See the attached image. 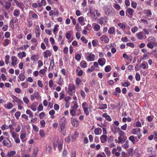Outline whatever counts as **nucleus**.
<instances>
[{"label": "nucleus", "mask_w": 157, "mask_h": 157, "mask_svg": "<svg viewBox=\"0 0 157 157\" xmlns=\"http://www.w3.org/2000/svg\"><path fill=\"white\" fill-rule=\"evenodd\" d=\"M68 93L71 95H72L75 91V86L72 84H69L68 88Z\"/></svg>", "instance_id": "1"}, {"label": "nucleus", "mask_w": 157, "mask_h": 157, "mask_svg": "<svg viewBox=\"0 0 157 157\" xmlns=\"http://www.w3.org/2000/svg\"><path fill=\"white\" fill-rule=\"evenodd\" d=\"M136 36L137 38L140 40H141L147 38V37L145 35H144L143 32L141 31L137 33L136 34Z\"/></svg>", "instance_id": "2"}, {"label": "nucleus", "mask_w": 157, "mask_h": 157, "mask_svg": "<svg viewBox=\"0 0 157 157\" xmlns=\"http://www.w3.org/2000/svg\"><path fill=\"white\" fill-rule=\"evenodd\" d=\"M3 144L4 146H6L10 148L12 146V144L10 141L7 138L5 139L3 141Z\"/></svg>", "instance_id": "3"}, {"label": "nucleus", "mask_w": 157, "mask_h": 157, "mask_svg": "<svg viewBox=\"0 0 157 157\" xmlns=\"http://www.w3.org/2000/svg\"><path fill=\"white\" fill-rule=\"evenodd\" d=\"M29 16L33 19H38V16L37 14L33 11H29Z\"/></svg>", "instance_id": "4"}, {"label": "nucleus", "mask_w": 157, "mask_h": 157, "mask_svg": "<svg viewBox=\"0 0 157 157\" xmlns=\"http://www.w3.org/2000/svg\"><path fill=\"white\" fill-rule=\"evenodd\" d=\"M82 106L84 112L86 115L89 114V112L88 110V105L86 103L83 102L82 104Z\"/></svg>", "instance_id": "5"}, {"label": "nucleus", "mask_w": 157, "mask_h": 157, "mask_svg": "<svg viewBox=\"0 0 157 157\" xmlns=\"http://www.w3.org/2000/svg\"><path fill=\"white\" fill-rule=\"evenodd\" d=\"M65 119L63 117L61 119L59 125L61 131H62L64 128L65 125Z\"/></svg>", "instance_id": "6"}, {"label": "nucleus", "mask_w": 157, "mask_h": 157, "mask_svg": "<svg viewBox=\"0 0 157 157\" xmlns=\"http://www.w3.org/2000/svg\"><path fill=\"white\" fill-rule=\"evenodd\" d=\"M12 98L13 99L12 101L13 102H16L17 104L20 103H22V101L20 99L18 98L14 95H13L12 96Z\"/></svg>", "instance_id": "7"}, {"label": "nucleus", "mask_w": 157, "mask_h": 157, "mask_svg": "<svg viewBox=\"0 0 157 157\" xmlns=\"http://www.w3.org/2000/svg\"><path fill=\"white\" fill-rule=\"evenodd\" d=\"M71 121L72 125L74 127H76L78 124V121L75 118L72 117L71 118Z\"/></svg>", "instance_id": "8"}, {"label": "nucleus", "mask_w": 157, "mask_h": 157, "mask_svg": "<svg viewBox=\"0 0 157 157\" xmlns=\"http://www.w3.org/2000/svg\"><path fill=\"white\" fill-rule=\"evenodd\" d=\"M36 36L38 38L40 36V30L39 26H37L35 29Z\"/></svg>", "instance_id": "9"}, {"label": "nucleus", "mask_w": 157, "mask_h": 157, "mask_svg": "<svg viewBox=\"0 0 157 157\" xmlns=\"http://www.w3.org/2000/svg\"><path fill=\"white\" fill-rule=\"evenodd\" d=\"M132 133L133 134L137 135L140 133V128H136L132 129L131 131Z\"/></svg>", "instance_id": "10"}, {"label": "nucleus", "mask_w": 157, "mask_h": 157, "mask_svg": "<svg viewBox=\"0 0 157 157\" xmlns=\"http://www.w3.org/2000/svg\"><path fill=\"white\" fill-rule=\"evenodd\" d=\"M100 139L101 142L102 143H104L107 141V137L106 135H103L100 136Z\"/></svg>", "instance_id": "11"}, {"label": "nucleus", "mask_w": 157, "mask_h": 157, "mask_svg": "<svg viewBox=\"0 0 157 157\" xmlns=\"http://www.w3.org/2000/svg\"><path fill=\"white\" fill-rule=\"evenodd\" d=\"M12 62L11 64L13 66H14L17 64V58L16 57L13 56L11 57Z\"/></svg>", "instance_id": "12"}, {"label": "nucleus", "mask_w": 157, "mask_h": 157, "mask_svg": "<svg viewBox=\"0 0 157 157\" xmlns=\"http://www.w3.org/2000/svg\"><path fill=\"white\" fill-rule=\"evenodd\" d=\"M100 39L101 41H104L105 43H107L109 41V39L108 37L106 36L103 35L100 37Z\"/></svg>", "instance_id": "13"}, {"label": "nucleus", "mask_w": 157, "mask_h": 157, "mask_svg": "<svg viewBox=\"0 0 157 157\" xmlns=\"http://www.w3.org/2000/svg\"><path fill=\"white\" fill-rule=\"evenodd\" d=\"M52 53L49 50L45 51L43 53L44 56L45 58H47L48 56L50 57L51 56Z\"/></svg>", "instance_id": "14"}, {"label": "nucleus", "mask_w": 157, "mask_h": 157, "mask_svg": "<svg viewBox=\"0 0 157 157\" xmlns=\"http://www.w3.org/2000/svg\"><path fill=\"white\" fill-rule=\"evenodd\" d=\"M98 62L100 66H103L105 63V59L104 58H99Z\"/></svg>", "instance_id": "15"}, {"label": "nucleus", "mask_w": 157, "mask_h": 157, "mask_svg": "<svg viewBox=\"0 0 157 157\" xmlns=\"http://www.w3.org/2000/svg\"><path fill=\"white\" fill-rule=\"evenodd\" d=\"M134 12V10L131 8H127L126 10V14L127 15L128 13L130 15L132 16Z\"/></svg>", "instance_id": "16"}, {"label": "nucleus", "mask_w": 157, "mask_h": 157, "mask_svg": "<svg viewBox=\"0 0 157 157\" xmlns=\"http://www.w3.org/2000/svg\"><path fill=\"white\" fill-rule=\"evenodd\" d=\"M95 55L94 54H90L87 57V60L88 61H93L94 60Z\"/></svg>", "instance_id": "17"}, {"label": "nucleus", "mask_w": 157, "mask_h": 157, "mask_svg": "<svg viewBox=\"0 0 157 157\" xmlns=\"http://www.w3.org/2000/svg\"><path fill=\"white\" fill-rule=\"evenodd\" d=\"M102 131L100 128H96L94 130V133L96 135H100Z\"/></svg>", "instance_id": "18"}, {"label": "nucleus", "mask_w": 157, "mask_h": 157, "mask_svg": "<svg viewBox=\"0 0 157 157\" xmlns=\"http://www.w3.org/2000/svg\"><path fill=\"white\" fill-rule=\"evenodd\" d=\"M104 10L105 13L107 15L110 14L111 10L108 6H105L104 7Z\"/></svg>", "instance_id": "19"}, {"label": "nucleus", "mask_w": 157, "mask_h": 157, "mask_svg": "<svg viewBox=\"0 0 157 157\" xmlns=\"http://www.w3.org/2000/svg\"><path fill=\"white\" fill-rule=\"evenodd\" d=\"M99 107L98 109H106L107 107L106 104H102L99 103L98 104Z\"/></svg>", "instance_id": "20"}, {"label": "nucleus", "mask_w": 157, "mask_h": 157, "mask_svg": "<svg viewBox=\"0 0 157 157\" xmlns=\"http://www.w3.org/2000/svg\"><path fill=\"white\" fill-rule=\"evenodd\" d=\"M103 117H105V119L108 121H112V119L110 117L107 115L106 113H104L102 115Z\"/></svg>", "instance_id": "21"}, {"label": "nucleus", "mask_w": 157, "mask_h": 157, "mask_svg": "<svg viewBox=\"0 0 157 157\" xmlns=\"http://www.w3.org/2000/svg\"><path fill=\"white\" fill-rule=\"evenodd\" d=\"M16 152L15 151H8L7 153V157H12L15 155Z\"/></svg>", "instance_id": "22"}, {"label": "nucleus", "mask_w": 157, "mask_h": 157, "mask_svg": "<svg viewBox=\"0 0 157 157\" xmlns=\"http://www.w3.org/2000/svg\"><path fill=\"white\" fill-rule=\"evenodd\" d=\"M74 140L72 137V135H69L66 138H65V140L66 142L69 143L72 140Z\"/></svg>", "instance_id": "23"}, {"label": "nucleus", "mask_w": 157, "mask_h": 157, "mask_svg": "<svg viewBox=\"0 0 157 157\" xmlns=\"http://www.w3.org/2000/svg\"><path fill=\"white\" fill-rule=\"evenodd\" d=\"M33 95L34 96L35 98L37 100L40 99L41 98V96L40 95L38 92L37 91H35Z\"/></svg>", "instance_id": "24"}, {"label": "nucleus", "mask_w": 157, "mask_h": 157, "mask_svg": "<svg viewBox=\"0 0 157 157\" xmlns=\"http://www.w3.org/2000/svg\"><path fill=\"white\" fill-rule=\"evenodd\" d=\"M63 144V141L62 140L59 141L58 145V149L59 151H60L62 149Z\"/></svg>", "instance_id": "25"}, {"label": "nucleus", "mask_w": 157, "mask_h": 157, "mask_svg": "<svg viewBox=\"0 0 157 157\" xmlns=\"http://www.w3.org/2000/svg\"><path fill=\"white\" fill-rule=\"evenodd\" d=\"M78 21L79 23L82 25H83L84 24H82L83 22L84 21V17L83 16H81L78 18Z\"/></svg>", "instance_id": "26"}, {"label": "nucleus", "mask_w": 157, "mask_h": 157, "mask_svg": "<svg viewBox=\"0 0 157 157\" xmlns=\"http://www.w3.org/2000/svg\"><path fill=\"white\" fill-rule=\"evenodd\" d=\"M26 136V133L25 132H21V134L20 136V138L22 142H23L24 141L23 140V139L25 138Z\"/></svg>", "instance_id": "27"}, {"label": "nucleus", "mask_w": 157, "mask_h": 157, "mask_svg": "<svg viewBox=\"0 0 157 157\" xmlns=\"http://www.w3.org/2000/svg\"><path fill=\"white\" fill-rule=\"evenodd\" d=\"M94 29L95 31H98L100 29V26L98 24H94Z\"/></svg>", "instance_id": "28"}, {"label": "nucleus", "mask_w": 157, "mask_h": 157, "mask_svg": "<svg viewBox=\"0 0 157 157\" xmlns=\"http://www.w3.org/2000/svg\"><path fill=\"white\" fill-rule=\"evenodd\" d=\"M119 130L120 128L119 127L115 126H114V128L112 127L111 128V130L114 134H116Z\"/></svg>", "instance_id": "29"}, {"label": "nucleus", "mask_w": 157, "mask_h": 157, "mask_svg": "<svg viewBox=\"0 0 157 157\" xmlns=\"http://www.w3.org/2000/svg\"><path fill=\"white\" fill-rule=\"evenodd\" d=\"M27 114L29 115V117L30 118H32L33 117V113L29 109H27L26 112Z\"/></svg>", "instance_id": "30"}, {"label": "nucleus", "mask_w": 157, "mask_h": 157, "mask_svg": "<svg viewBox=\"0 0 157 157\" xmlns=\"http://www.w3.org/2000/svg\"><path fill=\"white\" fill-rule=\"evenodd\" d=\"M4 106L6 108L8 109H10L13 107V105L11 103L8 102L6 105H4Z\"/></svg>", "instance_id": "31"}, {"label": "nucleus", "mask_w": 157, "mask_h": 157, "mask_svg": "<svg viewBox=\"0 0 157 157\" xmlns=\"http://www.w3.org/2000/svg\"><path fill=\"white\" fill-rule=\"evenodd\" d=\"M145 14L146 16L147 17H151V15L152 13L151 11V10H145Z\"/></svg>", "instance_id": "32"}, {"label": "nucleus", "mask_w": 157, "mask_h": 157, "mask_svg": "<svg viewBox=\"0 0 157 157\" xmlns=\"http://www.w3.org/2000/svg\"><path fill=\"white\" fill-rule=\"evenodd\" d=\"M58 139L57 137H56L54 139V141L53 142V146L54 149H56L58 143Z\"/></svg>", "instance_id": "33"}, {"label": "nucleus", "mask_w": 157, "mask_h": 157, "mask_svg": "<svg viewBox=\"0 0 157 157\" xmlns=\"http://www.w3.org/2000/svg\"><path fill=\"white\" fill-rule=\"evenodd\" d=\"M155 43L151 41L149 42L147 45V46L148 48L151 49H152L154 48L153 45Z\"/></svg>", "instance_id": "34"}, {"label": "nucleus", "mask_w": 157, "mask_h": 157, "mask_svg": "<svg viewBox=\"0 0 157 157\" xmlns=\"http://www.w3.org/2000/svg\"><path fill=\"white\" fill-rule=\"evenodd\" d=\"M105 19V17H101L98 19V23L100 25H102L104 22V21Z\"/></svg>", "instance_id": "35"}, {"label": "nucleus", "mask_w": 157, "mask_h": 157, "mask_svg": "<svg viewBox=\"0 0 157 157\" xmlns=\"http://www.w3.org/2000/svg\"><path fill=\"white\" fill-rule=\"evenodd\" d=\"M81 67L83 68H85L87 66L86 63L85 61H82L80 63Z\"/></svg>", "instance_id": "36"}, {"label": "nucleus", "mask_w": 157, "mask_h": 157, "mask_svg": "<svg viewBox=\"0 0 157 157\" xmlns=\"http://www.w3.org/2000/svg\"><path fill=\"white\" fill-rule=\"evenodd\" d=\"M71 33L72 32L71 31H68L66 32V37L67 39L69 40L70 39L71 36Z\"/></svg>", "instance_id": "37"}, {"label": "nucleus", "mask_w": 157, "mask_h": 157, "mask_svg": "<svg viewBox=\"0 0 157 157\" xmlns=\"http://www.w3.org/2000/svg\"><path fill=\"white\" fill-rule=\"evenodd\" d=\"M26 55V53L24 52H22L19 53L18 54V56L21 58H22L23 57H25Z\"/></svg>", "instance_id": "38"}, {"label": "nucleus", "mask_w": 157, "mask_h": 157, "mask_svg": "<svg viewBox=\"0 0 157 157\" xmlns=\"http://www.w3.org/2000/svg\"><path fill=\"white\" fill-rule=\"evenodd\" d=\"M54 59L52 57V59L51 60L49 68H51V69H52L54 67Z\"/></svg>", "instance_id": "39"}, {"label": "nucleus", "mask_w": 157, "mask_h": 157, "mask_svg": "<svg viewBox=\"0 0 157 157\" xmlns=\"http://www.w3.org/2000/svg\"><path fill=\"white\" fill-rule=\"evenodd\" d=\"M20 13V11L17 9H15L14 11L13 15L16 17H17L19 16Z\"/></svg>", "instance_id": "40"}, {"label": "nucleus", "mask_w": 157, "mask_h": 157, "mask_svg": "<svg viewBox=\"0 0 157 157\" xmlns=\"http://www.w3.org/2000/svg\"><path fill=\"white\" fill-rule=\"evenodd\" d=\"M136 137H134L133 136H131L129 137V140L131 141L134 144L135 143V139H136Z\"/></svg>", "instance_id": "41"}, {"label": "nucleus", "mask_w": 157, "mask_h": 157, "mask_svg": "<svg viewBox=\"0 0 157 157\" xmlns=\"http://www.w3.org/2000/svg\"><path fill=\"white\" fill-rule=\"evenodd\" d=\"M19 79L21 81H23L25 79V76L23 73H20L18 76Z\"/></svg>", "instance_id": "42"}, {"label": "nucleus", "mask_w": 157, "mask_h": 157, "mask_svg": "<svg viewBox=\"0 0 157 157\" xmlns=\"http://www.w3.org/2000/svg\"><path fill=\"white\" fill-rule=\"evenodd\" d=\"M105 151L107 156H110L111 154V152L109 151V150L108 147H106L105 148Z\"/></svg>", "instance_id": "43"}, {"label": "nucleus", "mask_w": 157, "mask_h": 157, "mask_svg": "<svg viewBox=\"0 0 157 157\" xmlns=\"http://www.w3.org/2000/svg\"><path fill=\"white\" fill-rule=\"evenodd\" d=\"M59 27V25L58 24H56L54 25V27L53 30V32L54 34H55L56 32L58 31Z\"/></svg>", "instance_id": "44"}, {"label": "nucleus", "mask_w": 157, "mask_h": 157, "mask_svg": "<svg viewBox=\"0 0 157 157\" xmlns=\"http://www.w3.org/2000/svg\"><path fill=\"white\" fill-rule=\"evenodd\" d=\"M117 25L123 30L124 29H125L126 26L125 25L122 23H119Z\"/></svg>", "instance_id": "45"}, {"label": "nucleus", "mask_w": 157, "mask_h": 157, "mask_svg": "<svg viewBox=\"0 0 157 157\" xmlns=\"http://www.w3.org/2000/svg\"><path fill=\"white\" fill-rule=\"evenodd\" d=\"M53 13L54 15H56V16L58 17L59 15V12L57 8L54 9L53 10Z\"/></svg>", "instance_id": "46"}, {"label": "nucleus", "mask_w": 157, "mask_h": 157, "mask_svg": "<svg viewBox=\"0 0 157 157\" xmlns=\"http://www.w3.org/2000/svg\"><path fill=\"white\" fill-rule=\"evenodd\" d=\"M30 108L33 111H35L36 110V105L34 104H32L31 105Z\"/></svg>", "instance_id": "47"}, {"label": "nucleus", "mask_w": 157, "mask_h": 157, "mask_svg": "<svg viewBox=\"0 0 157 157\" xmlns=\"http://www.w3.org/2000/svg\"><path fill=\"white\" fill-rule=\"evenodd\" d=\"M123 147L124 148H126L129 147L128 141H127L122 145Z\"/></svg>", "instance_id": "48"}, {"label": "nucleus", "mask_w": 157, "mask_h": 157, "mask_svg": "<svg viewBox=\"0 0 157 157\" xmlns=\"http://www.w3.org/2000/svg\"><path fill=\"white\" fill-rule=\"evenodd\" d=\"M38 150V149L37 147L36 148L34 149V150L33 151V154L32 155V157H36V155H37V153Z\"/></svg>", "instance_id": "49"}, {"label": "nucleus", "mask_w": 157, "mask_h": 157, "mask_svg": "<svg viewBox=\"0 0 157 157\" xmlns=\"http://www.w3.org/2000/svg\"><path fill=\"white\" fill-rule=\"evenodd\" d=\"M13 1L15 2V3L18 7L20 8H22L21 4V3L17 0H13Z\"/></svg>", "instance_id": "50"}, {"label": "nucleus", "mask_w": 157, "mask_h": 157, "mask_svg": "<svg viewBox=\"0 0 157 157\" xmlns=\"http://www.w3.org/2000/svg\"><path fill=\"white\" fill-rule=\"evenodd\" d=\"M111 69V66H107L105 67V70L106 72H109Z\"/></svg>", "instance_id": "51"}, {"label": "nucleus", "mask_w": 157, "mask_h": 157, "mask_svg": "<svg viewBox=\"0 0 157 157\" xmlns=\"http://www.w3.org/2000/svg\"><path fill=\"white\" fill-rule=\"evenodd\" d=\"M93 8L92 7H90V11L89 12L94 17H95L96 14L95 13V12H94V11L93 10Z\"/></svg>", "instance_id": "52"}, {"label": "nucleus", "mask_w": 157, "mask_h": 157, "mask_svg": "<svg viewBox=\"0 0 157 157\" xmlns=\"http://www.w3.org/2000/svg\"><path fill=\"white\" fill-rule=\"evenodd\" d=\"M114 31L115 29L114 28L112 27L109 29L108 30V33L109 34H113L114 32Z\"/></svg>", "instance_id": "53"}, {"label": "nucleus", "mask_w": 157, "mask_h": 157, "mask_svg": "<svg viewBox=\"0 0 157 157\" xmlns=\"http://www.w3.org/2000/svg\"><path fill=\"white\" fill-rule=\"evenodd\" d=\"M43 107L41 104H40L37 108V110L38 111H40L43 110Z\"/></svg>", "instance_id": "54"}, {"label": "nucleus", "mask_w": 157, "mask_h": 157, "mask_svg": "<svg viewBox=\"0 0 157 157\" xmlns=\"http://www.w3.org/2000/svg\"><path fill=\"white\" fill-rule=\"evenodd\" d=\"M21 86L23 88H25L28 87V84L26 82H23L21 83Z\"/></svg>", "instance_id": "55"}, {"label": "nucleus", "mask_w": 157, "mask_h": 157, "mask_svg": "<svg viewBox=\"0 0 157 157\" xmlns=\"http://www.w3.org/2000/svg\"><path fill=\"white\" fill-rule=\"evenodd\" d=\"M135 78L136 80L139 81L140 80V76L139 73H136V75Z\"/></svg>", "instance_id": "56"}, {"label": "nucleus", "mask_w": 157, "mask_h": 157, "mask_svg": "<svg viewBox=\"0 0 157 157\" xmlns=\"http://www.w3.org/2000/svg\"><path fill=\"white\" fill-rule=\"evenodd\" d=\"M40 135L41 137H43L45 136V134L44 130L43 129H40L39 131Z\"/></svg>", "instance_id": "57"}, {"label": "nucleus", "mask_w": 157, "mask_h": 157, "mask_svg": "<svg viewBox=\"0 0 157 157\" xmlns=\"http://www.w3.org/2000/svg\"><path fill=\"white\" fill-rule=\"evenodd\" d=\"M18 21V19L16 17H13L12 18V19L10 21V22H12L13 23L17 22Z\"/></svg>", "instance_id": "58"}, {"label": "nucleus", "mask_w": 157, "mask_h": 157, "mask_svg": "<svg viewBox=\"0 0 157 157\" xmlns=\"http://www.w3.org/2000/svg\"><path fill=\"white\" fill-rule=\"evenodd\" d=\"M126 45L128 46H130L132 48H134L135 45L133 43L131 42H128L126 44Z\"/></svg>", "instance_id": "59"}, {"label": "nucleus", "mask_w": 157, "mask_h": 157, "mask_svg": "<svg viewBox=\"0 0 157 157\" xmlns=\"http://www.w3.org/2000/svg\"><path fill=\"white\" fill-rule=\"evenodd\" d=\"M45 114L44 112L40 113L39 115V116L40 119H42L44 117Z\"/></svg>", "instance_id": "60"}, {"label": "nucleus", "mask_w": 157, "mask_h": 157, "mask_svg": "<svg viewBox=\"0 0 157 157\" xmlns=\"http://www.w3.org/2000/svg\"><path fill=\"white\" fill-rule=\"evenodd\" d=\"M24 102L26 104H28L29 102V100L27 97H24L23 98Z\"/></svg>", "instance_id": "61"}, {"label": "nucleus", "mask_w": 157, "mask_h": 157, "mask_svg": "<svg viewBox=\"0 0 157 157\" xmlns=\"http://www.w3.org/2000/svg\"><path fill=\"white\" fill-rule=\"evenodd\" d=\"M21 115V113L20 112H16L15 114V116L16 118L17 119H19V117Z\"/></svg>", "instance_id": "62"}, {"label": "nucleus", "mask_w": 157, "mask_h": 157, "mask_svg": "<svg viewBox=\"0 0 157 157\" xmlns=\"http://www.w3.org/2000/svg\"><path fill=\"white\" fill-rule=\"evenodd\" d=\"M10 56L9 55H6L5 56V62L6 64H8L9 62Z\"/></svg>", "instance_id": "63"}, {"label": "nucleus", "mask_w": 157, "mask_h": 157, "mask_svg": "<svg viewBox=\"0 0 157 157\" xmlns=\"http://www.w3.org/2000/svg\"><path fill=\"white\" fill-rule=\"evenodd\" d=\"M44 68L43 69L40 70L39 72L41 74L44 75L45 73V71H46V70L47 69V68L46 67H44Z\"/></svg>", "instance_id": "64"}]
</instances>
